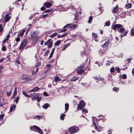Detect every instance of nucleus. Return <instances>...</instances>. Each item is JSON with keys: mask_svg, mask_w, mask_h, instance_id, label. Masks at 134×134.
<instances>
[{"mask_svg": "<svg viewBox=\"0 0 134 134\" xmlns=\"http://www.w3.org/2000/svg\"><path fill=\"white\" fill-rule=\"evenodd\" d=\"M79 130V128L77 127L73 126L70 128L68 129L69 131L71 134H73L77 132Z\"/></svg>", "mask_w": 134, "mask_h": 134, "instance_id": "obj_1", "label": "nucleus"}, {"mask_svg": "<svg viewBox=\"0 0 134 134\" xmlns=\"http://www.w3.org/2000/svg\"><path fill=\"white\" fill-rule=\"evenodd\" d=\"M118 32L120 33H122L124 32V33L123 34H122L120 35V36L121 37H122L126 36L127 35L128 31L125 30V29L121 27L120 28L119 30L118 31Z\"/></svg>", "mask_w": 134, "mask_h": 134, "instance_id": "obj_2", "label": "nucleus"}, {"mask_svg": "<svg viewBox=\"0 0 134 134\" xmlns=\"http://www.w3.org/2000/svg\"><path fill=\"white\" fill-rule=\"evenodd\" d=\"M96 120V119L95 117H93V125L95 126V128L96 130H97L99 132L101 131L102 129V127L98 126V127L97 126L96 124L94 122L95 120Z\"/></svg>", "mask_w": 134, "mask_h": 134, "instance_id": "obj_3", "label": "nucleus"}, {"mask_svg": "<svg viewBox=\"0 0 134 134\" xmlns=\"http://www.w3.org/2000/svg\"><path fill=\"white\" fill-rule=\"evenodd\" d=\"M30 129L32 131L34 130V129H35L37 130L41 134L42 133V132L41 129L38 127L36 126H33L31 127L30 128Z\"/></svg>", "mask_w": 134, "mask_h": 134, "instance_id": "obj_4", "label": "nucleus"}, {"mask_svg": "<svg viewBox=\"0 0 134 134\" xmlns=\"http://www.w3.org/2000/svg\"><path fill=\"white\" fill-rule=\"evenodd\" d=\"M27 40L26 39H24L22 43L21 44L19 47V49H22L25 47L27 44Z\"/></svg>", "mask_w": 134, "mask_h": 134, "instance_id": "obj_5", "label": "nucleus"}, {"mask_svg": "<svg viewBox=\"0 0 134 134\" xmlns=\"http://www.w3.org/2000/svg\"><path fill=\"white\" fill-rule=\"evenodd\" d=\"M85 103L82 100L80 102L79 104L78 105L77 108L79 109H81L83 107L85 106Z\"/></svg>", "mask_w": 134, "mask_h": 134, "instance_id": "obj_6", "label": "nucleus"}, {"mask_svg": "<svg viewBox=\"0 0 134 134\" xmlns=\"http://www.w3.org/2000/svg\"><path fill=\"white\" fill-rule=\"evenodd\" d=\"M123 27V25L120 24H116L113 25L112 26V29L115 30L116 29H119Z\"/></svg>", "mask_w": 134, "mask_h": 134, "instance_id": "obj_7", "label": "nucleus"}, {"mask_svg": "<svg viewBox=\"0 0 134 134\" xmlns=\"http://www.w3.org/2000/svg\"><path fill=\"white\" fill-rule=\"evenodd\" d=\"M52 41L49 39L45 43L44 45H47L49 48H51L52 45Z\"/></svg>", "mask_w": 134, "mask_h": 134, "instance_id": "obj_8", "label": "nucleus"}, {"mask_svg": "<svg viewBox=\"0 0 134 134\" xmlns=\"http://www.w3.org/2000/svg\"><path fill=\"white\" fill-rule=\"evenodd\" d=\"M83 65L79 67L77 70V72L79 74H81L84 71L83 68Z\"/></svg>", "mask_w": 134, "mask_h": 134, "instance_id": "obj_9", "label": "nucleus"}, {"mask_svg": "<svg viewBox=\"0 0 134 134\" xmlns=\"http://www.w3.org/2000/svg\"><path fill=\"white\" fill-rule=\"evenodd\" d=\"M110 42L109 40L105 42V43L102 45V47L103 48H105L107 47L109 44Z\"/></svg>", "mask_w": 134, "mask_h": 134, "instance_id": "obj_10", "label": "nucleus"}, {"mask_svg": "<svg viewBox=\"0 0 134 134\" xmlns=\"http://www.w3.org/2000/svg\"><path fill=\"white\" fill-rule=\"evenodd\" d=\"M38 96V94H33L32 95L31 98L33 100H36Z\"/></svg>", "mask_w": 134, "mask_h": 134, "instance_id": "obj_11", "label": "nucleus"}, {"mask_svg": "<svg viewBox=\"0 0 134 134\" xmlns=\"http://www.w3.org/2000/svg\"><path fill=\"white\" fill-rule=\"evenodd\" d=\"M44 6L47 8H49L52 5V4L50 2H46L44 4Z\"/></svg>", "mask_w": 134, "mask_h": 134, "instance_id": "obj_12", "label": "nucleus"}, {"mask_svg": "<svg viewBox=\"0 0 134 134\" xmlns=\"http://www.w3.org/2000/svg\"><path fill=\"white\" fill-rule=\"evenodd\" d=\"M25 31V29H23L22 30H21L20 33L18 34V37H19L23 35Z\"/></svg>", "mask_w": 134, "mask_h": 134, "instance_id": "obj_13", "label": "nucleus"}, {"mask_svg": "<svg viewBox=\"0 0 134 134\" xmlns=\"http://www.w3.org/2000/svg\"><path fill=\"white\" fill-rule=\"evenodd\" d=\"M10 17L9 16V15L8 14H7L5 16L4 19V20L5 22H6L8 21L10 19Z\"/></svg>", "mask_w": 134, "mask_h": 134, "instance_id": "obj_14", "label": "nucleus"}, {"mask_svg": "<svg viewBox=\"0 0 134 134\" xmlns=\"http://www.w3.org/2000/svg\"><path fill=\"white\" fill-rule=\"evenodd\" d=\"M15 105H13L11 107H10L9 112L10 113L11 112L14 111L15 110Z\"/></svg>", "mask_w": 134, "mask_h": 134, "instance_id": "obj_15", "label": "nucleus"}, {"mask_svg": "<svg viewBox=\"0 0 134 134\" xmlns=\"http://www.w3.org/2000/svg\"><path fill=\"white\" fill-rule=\"evenodd\" d=\"M91 50L89 48H86L85 49V54H87L90 53Z\"/></svg>", "mask_w": 134, "mask_h": 134, "instance_id": "obj_16", "label": "nucleus"}, {"mask_svg": "<svg viewBox=\"0 0 134 134\" xmlns=\"http://www.w3.org/2000/svg\"><path fill=\"white\" fill-rule=\"evenodd\" d=\"M39 90V88L37 87H36L30 91V92H33Z\"/></svg>", "mask_w": 134, "mask_h": 134, "instance_id": "obj_17", "label": "nucleus"}, {"mask_svg": "<svg viewBox=\"0 0 134 134\" xmlns=\"http://www.w3.org/2000/svg\"><path fill=\"white\" fill-rule=\"evenodd\" d=\"M37 35V33L36 32H33L31 34L32 37L34 38L36 37Z\"/></svg>", "mask_w": 134, "mask_h": 134, "instance_id": "obj_18", "label": "nucleus"}, {"mask_svg": "<svg viewBox=\"0 0 134 134\" xmlns=\"http://www.w3.org/2000/svg\"><path fill=\"white\" fill-rule=\"evenodd\" d=\"M65 111L64 112V113H65L66 111H68V110L69 105L68 103H66L65 104Z\"/></svg>", "mask_w": 134, "mask_h": 134, "instance_id": "obj_19", "label": "nucleus"}, {"mask_svg": "<svg viewBox=\"0 0 134 134\" xmlns=\"http://www.w3.org/2000/svg\"><path fill=\"white\" fill-rule=\"evenodd\" d=\"M17 94V88L16 87H15L14 90V92L12 98H13Z\"/></svg>", "mask_w": 134, "mask_h": 134, "instance_id": "obj_20", "label": "nucleus"}, {"mask_svg": "<svg viewBox=\"0 0 134 134\" xmlns=\"http://www.w3.org/2000/svg\"><path fill=\"white\" fill-rule=\"evenodd\" d=\"M57 9H60L62 11L66 10L63 9L64 7L61 6L60 5H59V6H57Z\"/></svg>", "mask_w": 134, "mask_h": 134, "instance_id": "obj_21", "label": "nucleus"}, {"mask_svg": "<svg viewBox=\"0 0 134 134\" xmlns=\"http://www.w3.org/2000/svg\"><path fill=\"white\" fill-rule=\"evenodd\" d=\"M66 116L65 114L64 113H62L60 115V118L61 120H63L64 119V117Z\"/></svg>", "mask_w": 134, "mask_h": 134, "instance_id": "obj_22", "label": "nucleus"}, {"mask_svg": "<svg viewBox=\"0 0 134 134\" xmlns=\"http://www.w3.org/2000/svg\"><path fill=\"white\" fill-rule=\"evenodd\" d=\"M49 105V104H48L46 103L44 105L42 106L43 108L45 109H47Z\"/></svg>", "mask_w": 134, "mask_h": 134, "instance_id": "obj_23", "label": "nucleus"}, {"mask_svg": "<svg viewBox=\"0 0 134 134\" xmlns=\"http://www.w3.org/2000/svg\"><path fill=\"white\" fill-rule=\"evenodd\" d=\"M118 7L117 6H116L113 9V12L114 13H116L118 10Z\"/></svg>", "mask_w": 134, "mask_h": 134, "instance_id": "obj_24", "label": "nucleus"}, {"mask_svg": "<svg viewBox=\"0 0 134 134\" xmlns=\"http://www.w3.org/2000/svg\"><path fill=\"white\" fill-rule=\"evenodd\" d=\"M60 80V79L58 76H56L54 77V81L55 82Z\"/></svg>", "mask_w": 134, "mask_h": 134, "instance_id": "obj_25", "label": "nucleus"}, {"mask_svg": "<svg viewBox=\"0 0 134 134\" xmlns=\"http://www.w3.org/2000/svg\"><path fill=\"white\" fill-rule=\"evenodd\" d=\"M7 61V60L5 58H2L0 59V63L2 62H6Z\"/></svg>", "mask_w": 134, "mask_h": 134, "instance_id": "obj_26", "label": "nucleus"}, {"mask_svg": "<svg viewBox=\"0 0 134 134\" xmlns=\"http://www.w3.org/2000/svg\"><path fill=\"white\" fill-rule=\"evenodd\" d=\"M10 37V35L9 34H8L6 38L3 41V42L4 43L5 41L8 40L9 38Z\"/></svg>", "mask_w": 134, "mask_h": 134, "instance_id": "obj_27", "label": "nucleus"}, {"mask_svg": "<svg viewBox=\"0 0 134 134\" xmlns=\"http://www.w3.org/2000/svg\"><path fill=\"white\" fill-rule=\"evenodd\" d=\"M19 99V97H17L15 98V99L14 100V101H15L16 103H18V100Z\"/></svg>", "mask_w": 134, "mask_h": 134, "instance_id": "obj_28", "label": "nucleus"}, {"mask_svg": "<svg viewBox=\"0 0 134 134\" xmlns=\"http://www.w3.org/2000/svg\"><path fill=\"white\" fill-rule=\"evenodd\" d=\"M23 93L25 97H30V96L27 94L25 92L23 91Z\"/></svg>", "mask_w": 134, "mask_h": 134, "instance_id": "obj_29", "label": "nucleus"}, {"mask_svg": "<svg viewBox=\"0 0 134 134\" xmlns=\"http://www.w3.org/2000/svg\"><path fill=\"white\" fill-rule=\"evenodd\" d=\"M60 43V41H57L55 44L56 46H58Z\"/></svg>", "mask_w": 134, "mask_h": 134, "instance_id": "obj_30", "label": "nucleus"}, {"mask_svg": "<svg viewBox=\"0 0 134 134\" xmlns=\"http://www.w3.org/2000/svg\"><path fill=\"white\" fill-rule=\"evenodd\" d=\"M112 63L113 62L111 60L108 61L106 63V65L107 66L109 65H110L111 63Z\"/></svg>", "mask_w": 134, "mask_h": 134, "instance_id": "obj_31", "label": "nucleus"}, {"mask_svg": "<svg viewBox=\"0 0 134 134\" xmlns=\"http://www.w3.org/2000/svg\"><path fill=\"white\" fill-rule=\"evenodd\" d=\"M77 26V25L76 24H74L73 25L71 26L70 27V28L72 29H75Z\"/></svg>", "mask_w": 134, "mask_h": 134, "instance_id": "obj_32", "label": "nucleus"}, {"mask_svg": "<svg viewBox=\"0 0 134 134\" xmlns=\"http://www.w3.org/2000/svg\"><path fill=\"white\" fill-rule=\"evenodd\" d=\"M93 19L92 17V16H90L89 17L88 23H91L92 20Z\"/></svg>", "mask_w": 134, "mask_h": 134, "instance_id": "obj_33", "label": "nucleus"}, {"mask_svg": "<svg viewBox=\"0 0 134 134\" xmlns=\"http://www.w3.org/2000/svg\"><path fill=\"white\" fill-rule=\"evenodd\" d=\"M125 6L128 8H130L132 7V4L131 3L126 4L125 5Z\"/></svg>", "mask_w": 134, "mask_h": 134, "instance_id": "obj_34", "label": "nucleus"}, {"mask_svg": "<svg viewBox=\"0 0 134 134\" xmlns=\"http://www.w3.org/2000/svg\"><path fill=\"white\" fill-rule=\"evenodd\" d=\"M77 80V78L76 77H74L71 80V81H75Z\"/></svg>", "mask_w": 134, "mask_h": 134, "instance_id": "obj_35", "label": "nucleus"}, {"mask_svg": "<svg viewBox=\"0 0 134 134\" xmlns=\"http://www.w3.org/2000/svg\"><path fill=\"white\" fill-rule=\"evenodd\" d=\"M131 36H134V29H131Z\"/></svg>", "mask_w": 134, "mask_h": 134, "instance_id": "obj_36", "label": "nucleus"}, {"mask_svg": "<svg viewBox=\"0 0 134 134\" xmlns=\"http://www.w3.org/2000/svg\"><path fill=\"white\" fill-rule=\"evenodd\" d=\"M4 69V67L2 66H0V74H1L3 70Z\"/></svg>", "mask_w": 134, "mask_h": 134, "instance_id": "obj_37", "label": "nucleus"}, {"mask_svg": "<svg viewBox=\"0 0 134 134\" xmlns=\"http://www.w3.org/2000/svg\"><path fill=\"white\" fill-rule=\"evenodd\" d=\"M119 90V89L116 87H114L113 88V90L114 91H115L117 92Z\"/></svg>", "mask_w": 134, "mask_h": 134, "instance_id": "obj_38", "label": "nucleus"}, {"mask_svg": "<svg viewBox=\"0 0 134 134\" xmlns=\"http://www.w3.org/2000/svg\"><path fill=\"white\" fill-rule=\"evenodd\" d=\"M54 49H55V48H54L52 50V52H51V54L50 55V56H49V58H51L52 57V55H53V53L54 52Z\"/></svg>", "mask_w": 134, "mask_h": 134, "instance_id": "obj_39", "label": "nucleus"}, {"mask_svg": "<svg viewBox=\"0 0 134 134\" xmlns=\"http://www.w3.org/2000/svg\"><path fill=\"white\" fill-rule=\"evenodd\" d=\"M41 118V117L40 116H37L36 117H35L34 119H40Z\"/></svg>", "mask_w": 134, "mask_h": 134, "instance_id": "obj_40", "label": "nucleus"}, {"mask_svg": "<svg viewBox=\"0 0 134 134\" xmlns=\"http://www.w3.org/2000/svg\"><path fill=\"white\" fill-rule=\"evenodd\" d=\"M70 45V44H68L65 45L63 47V50H64L66 48H67Z\"/></svg>", "mask_w": 134, "mask_h": 134, "instance_id": "obj_41", "label": "nucleus"}, {"mask_svg": "<svg viewBox=\"0 0 134 134\" xmlns=\"http://www.w3.org/2000/svg\"><path fill=\"white\" fill-rule=\"evenodd\" d=\"M57 34V33H54L52 35H51V37L52 38H53L54 37H55V36H56Z\"/></svg>", "mask_w": 134, "mask_h": 134, "instance_id": "obj_42", "label": "nucleus"}, {"mask_svg": "<svg viewBox=\"0 0 134 134\" xmlns=\"http://www.w3.org/2000/svg\"><path fill=\"white\" fill-rule=\"evenodd\" d=\"M65 88V87L63 86H62L61 87L57 88V90H63Z\"/></svg>", "mask_w": 134, "mask_h": 134, "instance_id": "obj_43", "label": "nucleus"}, {"mask_svg": "<svg viewBox=\"0 0 134 134\" xmlns=\"http://www.w3.org/2000/svg\"><path fill=\"white\" fill-rule=\"evenodd\" d=\"M23 79L24 81H27L28 80L27 77H23Z\"/></svg>", "mask_w": 134, "mask_h": 134, "instance_id": "obj_44", "label": "nucleus"}, {"mask_svg": "<svg viewBox=\"0 0 134 134\" xmlns=\"http://www.w3.org/2000/svg\"><path fill=\"white\" fill-rule=\"evenodd\" d=\"M82 112L83 113H86L88 112L87 110L85 109H82Z\"/></svg>", "mask_w": 134, "mask_h": 134, "instance_id": "obj_45", "label": "nucleus"}, {"mask_svg": "<svg viewBox=\"0 0 134 134\" xmlns=\"http://www.w3.org/2000/svg\"><path fill=\"white\" fill-rule=\"evenodd\" d=\"M11 92H12V90H11L9 92H6V94H7V95L8 96H9L11 94Z\"/></svg>", "mask_w": 134, "mask_h": 134, "instance_id": "obj_46", "label": "nucleus"}, {"mask_svg": "<svg viewBox=\"0 0 134 134\" xmlns=\"http://www.w3.org/2000/svg\"><path fill=\"white\" fill-rule=\"evenodd\" d=\"M92 36L93 37H97V34L94 33H92Z\"/></svg>", "mask_w": 134, "mask_h": 134, "instance_id": "obj_47", "label": "nucleus"}, {"mask_svg": "<svg viewBox=\"0 0 134 134\" xmlns=\"http://www.w3.org/2000/svg\"><path fill=\"white\" fill-rule=\"evenodd\" d=\"M99 53L100 55H102L103 54V52L101 50H100L99 51Z\"/></svg>", "mask_w": 134, "mask_h": 134, "instance_id": "obj_48", "label": "nucleus"}, {"mask_svg": "<svg viewBox=\"0 0 134 134\" xmlns=\"http://www.w3.org/2000/svg\"><path fill=\"white\" fill-rule=\"evenodd\" d=\"M110 71L111 72H114V68L112 67L110 69Z\"/></svg>", "mask_w": 134, "mask_h": 134, "instance_id": "obj_49", "label": "nucleus"}, {"mask_svg": "<svg viewBox=\"0 0 134 134\" xmlns=\"http://www.w3.org/2000/svg\"><path fill=\"white\" fill-rule=\"evenodd\" d=\"M70 25H71V24H68L67 25H65V26H64V28H67L68 27H69L70 26Z\"/></svg>", "mask_w": 134, "mask_h": 134, "instance_id": "obj_50", "label": "nucleus"}, {"mask_svg": "<svg viewBox=\"0 0 134 134\" xmlns=\"http://www.w3.org/2000/svg\"><path fill=\"white\" fill-rule=\"evenodd\" d=\"M110 24V23L109 22H107L105 23V25L106 26H109Z\"/></svg>", "mask_w": 134, "mask_h": 134, "instance_id": "obj_51", "label": "nucleus"}, {"mask_svg": "<svg viewBox=\"0 0 134 134\" xmlns=\"http://www.w3.org/2000/svg\"><path fill=\"white\" fill-rule=\"evenodd\" d=\"M35 15V14H33L31 15L29 17V19L30 20H31L32 19V17L34 16Z\"/></svg>", "mask_w": 134, "mask_h": 134, "instance_id": "obj_52", "label": "nucleus"}, {"mask_svg": "<svg viewBox=\"0 0 134 134\" xmlns=\"http://www.w3.org/2000/svg\"><path fill=\"white\" fill-rule=\"evenodd\" d=\"M67 34H68V33H66V32L64 33L63 34H62L61 35V37H64V36H65Z\"/></svg>", "mask_w": 134, "mask_h": 134, "instance_id": "obj_53", "label": "nucleus"}, {"mask_svg": "<svg viewBox=\"0 0 134 134\" xmlns=\"http://www.w3.org/2000/svg\"><path fill=\"white\" fill-rule=\"evenodd\" d=\"M41 99V97H38L37 96V98L36 99L37 100V101L39 102Z\"/></svg>", "mask_w": 134, "mask_h": 134, "instance_id": "obj_54", "label": "nucleus"}, {"mask_svg": "<svg viewBox=\"0 0 134 134\" xmlns=\"http://www.w3.org/2000/svg\"><path fill=\"white\" fill-rule=\"evenodd\" d=\"M4 116V115H0V120L1 121L3 119V118Z\"/></svg>", "mask_w": 134, "mask_h": 134, "instance_id": "obj_55", "label": "nucleus"}, {"mask_svg": "<svg viewBox=\"0 0 134 134\" xmlns=\"http://www.w3.org/2000/svg\"><path fill=\"white\" fill-rule=\"evenodd\" d=\"M52 9H51V10H49V9L47 10H46L45 11V13L50 12H51L52 11Z\"/></svg>", "mask_w": 134, "mask_h": 134, "instance_id": "obj_56", "label": "nucleus"}, {"mask_svg": "<svg viewBox=\"0 0 134 134\" xmlns=\"http://www.w3.org/2000/svg\"><path fill=\"white\" fill-rule=\"evenodd\" d=\"M115 70L117 71L118 72H119L120 71V69L117 67L116 68Z\"/></svg>", "mask_w": 134, "mask_h": 134, "instance_id": "obj_57", "label": "nucleus"}, {"mask_svg": "<svg viewBox=\"0 0 134 134\" xmlns=\"http://www.w3.org/2000/svg\"><path fill=\"white\" fill-rule=\"evenodd\" d=\"M2 50L3 51H5L6 50V48H5V46H3L2 48Z\"/></svg>", "mask_w": 134, "mask_h": 134, "instance_id": "obj_58", "label": "nucleus"}, {"mask_svg": "<svg viewBox=\"0 0 134 134\" xmlns=\"http://www.w3.org/2000/svg\"><path fill=\"white\" fill-rule=\"evenodd\" d=\"M71 36L72 38H75L77 36L76 34L75 35H71Z\"/></svg>", "mask_w": 134, "mask_h": 134, "instance_id": "obj_59", "label": "nucleus"}, {"mask_svg": "<svg viewBox=\"0 0 134 134\" xmlns=\"http://www.w3.org/2000/svg\"><path fill=\"white\" fill-rule=\"evenodd\" d=\"M20 38L19 37H18L15 40L17 42H19L20 41Z\"/></svg>", "mask_w": 134, "mask_h": 134, "instance_id": "obj_60", "label": "nucleus"}, {"mask_svg": "<svg viewBox=\"0 0 134 134\" xmlns=\"http://www.w3.org/2000/svg\"><path fill=\"white\" fill-rule=\"evenodd\" d=\"M127 76L126 74H123L122 75V77L124 79H125L126 78Z\"/></svg>", "mask_w": 134, "mask_h": 134, "instance_id": "obj_61", "label": "nucleus"}, {"mask_svg": "<svg viewBox=\"0 0 134 134\" xmlns=\"http://www.w3.org/2000/svg\"><path fill=\"white\" fill-rule=\"evenodd\" d=\"M2 25H0V32L3 31V28L2 27Z\"/></svg>", "mask_w": 134, "mask_h": 134, "instance_id": "obj_62", "label": "nucleus"}, {"mask_svg": "<svg viewBox=\"0 0 134 134\" xmlns=\"http://www.w3.org/2000/svg\"><path fill=\"white\" fill-rule=\"evenodd\" d=\"M43 94L45 96H48V94L46 92H44L43 93Z\"/></svg>", "mask_w": 134, "mask_h": 134, "instance_id": "obj_63", "label": "nucleus"}, {"mask_svg": "<svg viewBox=\"0 0 134 134\" xmlns=\"http://www.w3.org/2000/svg\"><path fill=\"white\" fill-rule=\"evenodd\" d=\"M78 17L79 16L78 15H77L76 14L75 16V19L77 20V19Z\"/></svg>", "mask_w": 134, "mask_h": 134, "instance_id": "obj_64", "label": "nucleus"}]
</instances>
